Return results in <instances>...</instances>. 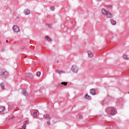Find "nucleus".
Masks as SVG:
<instances>
[{
  "mask_svg": "<svg viewBox=\"0 0 129 129\" xmlns=\"http://www.w3.org/2000/svg\"><path fill=\"white\" fill-rule=\"evenodd\" d=\"M0 76L3 78H8L10 76V74L6 70L0 69Z\"/></svg>",
  "mask_w": 129,
  "mask_h": 129,
  "instance_id": "1",
  "label": "nucleus"
},
{
  "mask_svg": "<svg viewBox=\"0 0 129 129\" xmlns=\"http://www.w3.org/2000/svg\"><path fill=\"white\" fill-rule=\"evenodd\" d=\"M101 12H102V14L106 16L107 18H108L109 19H111V18H112V14H111V13L108 11H106L105 9L103 8L102 9Z\"/></svg>",
  "mask_w": 129,
  "mask_h": 129,
  "instance_id": "2",
  "label": "nucleus"
},
{
  "mask_svg": "<svg viewBox=\"0 0 129 129\" xmlns=\"http://www.w3.org/2000/svg\"><path fill=\"white\" fill-rule=\"evenodd\" d=\"M43 118L44 119H46L47 120H48V121L47 122V123L48 125H50L51 124V122L50 121H51V119H52V118H51V117H50L49 115L48 114L43 115Z\"/></svg>",
  "mask_w": 129,
  "mask_h": 129,
  "instance_id": "3",
  "label": "nucleus"
},
{
  "mask_svg": "<svg viewBox=\"0 0 129 129\" xmlns=\"http://www.w3.org/2000/svg\"><path fill=\"white\" fill-rule=\"evenodd\" d=\"M78 70H79V69L77 66H72L71 68V71H72V72H74V73H77V72H78Z\"/></svg>",
  "mask_w": 129,
  "mask_h": 129,
  "instance_id": "4",
  "label": "nucleus"
},
{
  "mask_svg": "<svg viewBox=\"0 0 129 129\" xmlns=\"http://www.w3.org/2000/svg\"><path fill=\"white\" fill-rule=\"evenodd\" d=\"M21 93L23 95H24V96H29V93L27 92V89H22Z\"/></svg>",
  "mask_w": 129,
  "mask_h": 129,
  "instance_id": "5",
  "label": "nucleus"
},
{
  "mask_svg": "<svg viewBox=\"0 0 129 129\" xmlns=\"http://www.w3.org/2000/svg\"><path fill=\"white\" fill-rule=\"evenodd\" d=\"M13 29L15 33H19V32H20V28L17 25H14L13 27Z\"/></svg>",
  "mask_w": 129,
  "mask_h": 129,
  "instance_id": "6",
  "label": "nucleus"
},
{
  "mask_svg": "<svg viewBox=\"0 0 129 129\" xmlns=\"http://www.w3.org/2000/svg\"><path fill=\"white\" fill-rule=\"evenodd\" d=\"M90 93L92 95H96V92H95V90H94V89H91L90 90Z\"/></svg>",
  "mask_w": 129,
  "mask_h": 129,
  "instance_id": "7",
  "label": "nucleus"
},
{
  "mask_svg": "<svg viewBox=\"0 0 129 129\" xmlns=\"http://www.w3.org/2000/svg\"><path fill=\"white\" fill-rule=\"evenodd\" d=\"M25 76L26 77H28V78H30L32 79L33 78V75L30 73H25Z\"/></svg>",
  "mask_w": 129,
  "mask_h": 129,
  "instance_id": "8",
  "label": "nucleus"
},
{
  "mask_svg": "<svg viewBox=\"0 0 129 129\" xmlns=\"http://www.w3.org/2000/svg\"><path fill=\"white\" fill-rule=\"evenodd\" d=\"M30 13L31 11H30L28 9H26L24 11V13L25 15H26V16L30 15Z\"/></svg>",
  "mask_w": 129,
  "mask_h": 129,
  "instance_id": "9",
  "label": "nucleus"
},
{
  "mask_svg": "<svg viewBox=\"0 0 129 129\" xmlns=\"http://www.w3.org/2000/svg\"><path fill=\"white\" fill-rule=\"evenodd\" d=\"M28 123H29V122L28 121V120H26L24 122L23 125L22 126V128L20 129H26V127H27V124H28Z\"/></svg>",
  "mask_w": 129,
  "mask_h": 129,
  "instance_id": "10",
  "label": "nucleus"
},
{
  "mask_svg": "<svg viewBox=\"0 0 129 129\" xmlns=\"http://www.w3.org/2000/svg\"><path fill=\"white\" fill-rule=\"evenodd\" d=\"M68 84V82H62L59 84V86H66Z\"/></svg>",
  "mask_w": 129,
  "mask_h": 129,
  "instance_id": "11",
  "label": "nucleus"
},
{
  "mask_svg": "<svg viewBox=\"0 0 129 129\" xmlns=\"http://www.w3.org/2000/svg\"><path fill=\"white\" fill-rule=\"evenodd\" d=\"M5 82H2L0 84V87H1L2 90H5L6 89V87H5Z\"/></svg>",
  "mask_w": 129,
  "mask_h": 129,
  "instance_id": "12",
  "label": "nucleus"
},
{
  "mask_svg": "<svg viewBox=\"0 0 129 129\" xmlns=\"http://www.w3.org/2000/svg\"><path fill=\"white\" fill-rule=\"evenodd\" d=\"M85 98H86V99H87L88 100H91L92 98L91 96H89L88 94H86L84 96Z\"/></svg>",
  "mask_w": 129,
  "mask_h": 129,
  "instance_id": "13",
  "label": "nucleus"
},
{
  "mask_svg": "<svg viewBox=\"0 0 129 129\" xmlns=\"http://www.w3.org/2000/svg\"><path fill=\"white\" fill-rule=\"evenodd\" d=\"M88 55L89 58H92L93 57V53L91 51H88Z\"/></svg>",
  "mask_w": 129,
  "mask_h": 129,
  "instance_id": "14",
  "label": "nucleus"
},
{
  "mask_svg": "<svg viewBox=\"0 0 129 129\" xmlns=\"http://www.w3.org/2000/svg\"><path fill=\"white\" fill-rule=\"evenodd\" d=\"M6 110V107L4 106H0V114L3 113Z\"/></svg>",
  "mask_w": 129,
  "mask_h": 129,
  "instance_id": "15",
  "label": "nucleus"
},
{
  "mask_svg": "<svg viewBox=\"0 0 129 129\" xmlns=\"http://www.w3.org/2000/svg\"><path fill=\"white\" fill-rule=\"evenodd\" d=\"M110 22L111 24L113 25L114 26L115 25H116V21L113 20V19H111L110 20Z\"/></svg>",
  "mask_w": 129,
  "mask_h": 129,
  "instance_id": "16",
  "label": "nucleus"
},
{
  "mask_svg": "<svg viewBox=\"0 0 129 129\" xmlns=\"http://www.w3.org/2000/svg\"><path fill=\"white\" fill-rule=\"evenodd\" d=\"M115 112V109L114 108H112L110 110V114H113Z\"/></svg>",
  "mask_w": 129,
  "mask_h": 129,
  "instance_id": "17",
  "label": "nucleus"
},
{
  "mask_svg": "<svg viewBox=\"0 0 129 129\" xmlns=\"http://www.w3.org/2000/svg\"><path fill=\"white\" fill-rule=\"evenodd\" d=\"M45 40H47V41L48 42H52V39H51V38H50V37H49V36L47 35L46 37H45Z\"/></svg>",
  "mask_w": 129,
  "mask_h": 129,
  "instance_id": "18",
  "label": "nucleus"
},
{
  "mask_svg": "<svg viewBox=\"0 0 129 129\" xmlns=\"http://www.w3.org/2000/svg\"><path fill=\"white\" fill-rule=\"evenodd\" d=\"M56 73H58V74H62V73H65V72H63L62 71H59V70H55Z\"/></svg>",
  "mask_w": 129,
  "mask_h": 129,
  "instance_id": "19",
  "label": "nucleus"
},
{
  "mask_svg": "<svg viewBox=\"0 0 129 129\" xmlns=\"http://www.w3.org/2000/svg\"><path fill=\"white\" fill-rule=\"evenodd\" d=\"M123 58L125 60H128V57H127V56L126 55V54H123Z\"/></svg>",
  "mask_w": 129,
  "mask_h": 129,
  "instance_id": "20",
  "label": "nucleus"
},
{
  "mask_svg": "<svg viewBox=\"0 0 129 129\" xmlns=\"http://www.w3.org/2000/svg\"><path fill=\"white\" fill-rule=\"evenodd\" d=\"M50 11H51V12H54V11H55V7L52 6L50 8Z\"/></svg>",
  "mask_w": 129,
  "mask_h": 129,
  "instance_id": "21",
  "label": "nucleus"
},
{
  "mask_svg": "<svg viewBox=\"0 0 129 129\" xmlns=\"http://www.w3.org/2000/svg\"><path fill=\"white\" fill-rule=\"evenodd\" d=\"M33 116H34V117H37V112L36 111L33 112Z\"/></svg>",
  "mask_w": 129,
  "mask_h": 129,
  "instance_id": "22",
  "label": "nucleus"
},
{
  "mask_svg": "<svg viewBox=\"0 0 129 129\" xmlns=\"http://www.w3.org/2000/svg\"><path fill=\"white\" fill-rule=\"evenodd\" d=\"M36 75H37V76H38V77H40V76H41V72H38L36 73Z\"/></svg>",
  "mask_w": 129,
  "mask_h": 129,
  "instance_id": "23",
  "label": "nucleus"
},
{
  "mask_svg": "<svg viewBox=\"0 0 129 129\" xmlns=\"http://www.w3.org/2000/svg\"><path fill=\"white\" fill-rule=\"evenodd\" d=\"M107 7L109 8V9H112V6L111 5H107Z\"/></svg>",
  "mask_w": 129,
  "mask_h": 129,
  "instance_id": "24",
  "label": "nucleus"
},
{
  "mask_svg": "<svg viewBox=\"0 0 129 129\" xmlns=\"http://www.w3.org/2000/svg\"><path fill=\"white\" fill-rule=\"evenodd\" d=\"M79 119H82V118H83V116H82V115H79Z\"/></svg>",
  "mask_w": 129,
  "mask_h": 129,
  "instance_id": "25",
  "label": "nucleus"
},
{
  "mask_svg": "<svg viewBox=\"0 0 129 129\" xmlns=\"http://www.w3.org/2000/svg\"><path fill=\"white\" fill-rule=\"evenodd\" d=\"M6 51V49H5V48H3L2 49V52H5Z\"/></svg>",
  "mask_w": 129,
  "mask_h": 129,
  "instance_id": "26",
  "label": "nucleus"
},
{
  "mask_svg": "<svg viewBox=\"0 0 129 129\" xmlns=\"http://www.w3.org/2000/svg\"><path fill=\"white\" fill-rule=\"evenodd\" d=\"M96 2H101V1H102V0H96Z\"/></svg>",
  "mask_w": 129,
  "mask_h": 129,
  "instance_id": "27",
  "label": "nucleus"
},
{
  "mask_svg": "<svg viewBox=\"0 0 129 129\" xmlns=\"http://www.w3.org/2000/svg\"><path fill=\"white\" fill-rule=\"evenodd\" d=\"M48 27H50V24H47Z\"/></svg>",
  "mask_w": 129,
  "mask_h": 129,
  "instance_id": "28",
  "label": "nucleus"
},
{
  "mask_svg": "<svg viewBox=\"0 0 129 129\" xmlns=\"http://www.w3.org/2000/svg\"><path fill=\"white\" fill-rule=\"evenodd\" d=\"M8 42H9V40H6V43H8Z\"/></svg>",
  "mask_w": 129,
  "mask_h": 129,
  "instance_id": "29",
  "label": "nucleus"
},
{
  "mask_svg": "<svg viewBox=\"0 0 129 129\" xmlns=\"http://www.w3.org/2000/svg\"><path fill=\"white\" fill-rule=\"evenodd\" d=\"M13 118H14V117H12V118H10V119H13Z\"/></svg>",
  "mask_w": 129,
  "mask_h": 129,
  "instance_id": "30",
  "label": "nucleus"
}]
</instances>
